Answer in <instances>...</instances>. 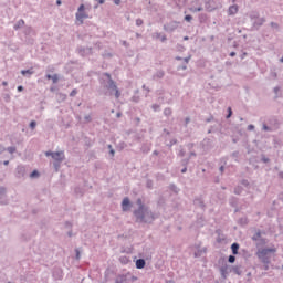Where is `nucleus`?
<instances>
[{"instance_id": "29", "label": "nucleus", "mask_w": 283, "mask_h": 283, "mask_svg": "<svg viewBox=\"0 0 283 283\" xmlns=\"http://www.w3.org/2000/svg\"><path fill=\"white\" fill-rule=\"evenodd\" d=\"M3 165H10V161L7 160V161L3 163Z\"/></svg>"}, {"instance_id": "32", "label": "nucleus", "mask_w": 283, "mask_h": 283, "mask_svg": "<svg viewBox=\"0 0 283 283\" xmlns=\"http://www.w3.org/2000/svg\"><path fill=\"white\" fill-rule=\"evenodd\" d=\"M111 154H112V156H114V149H111Z\"/></svg>"}, {"instance_id": "12", "label": "nucleus", "mask_w": 283, "mask_h": 283, "mask_svg": "<svg viewBox=\"0 0 283 283\" xmlns=\"http://www.w3.org/2000/svg\"><path fill=\"white\" fill-rule=\"evenodd\" d=\"M21 74H22L23 76H25V74H33V72L30 71V70H25V71H21Z\"/></svg>"}, {"instance_id": "13", "label": "nucleus", "mask_w": 283, "mask_h": 283, "mask_svg": "<svg viewBox=\"0 0 283 283\" xmlns=\"http://www.w3.org/2000/svg\"><path fill=\"white\" fill-rule=\"evenodd\" d=\"M51 80L53 81V83H59V75H53Z\"/></svg>"}, {"instance_id": "14", "label": "nucleus", "mask_w": 283, "mask_h": 283, "mask_svg": "<svg viewBox=\"0 0 283 283\" xmlns=\"http://www.w3.org/2000/svg\"><path fill=\"white\" fill-rule=\"evenodd\" d=\"M39 177V171L34 170L32 174H31V178H36Z\"/></svg>"}, {"instance_id": "27", "label": "nucleus", "mask_w": 283, "mask_h": 283, "mask_svg": "<svg viewBox=\"0 0 283 283\" xmlns=\"http://www.w3.org/2000/svg\"><path fill=\"white\" fill-rule=\"evenodd\" d=\"M230 56H235V52H231V53H230Z\"/></svg>"}, {"instance_id": "33", "label": "nucleus", "mask_w": 283, "mask_h": 283, "mask_svg": "<svg viewBox=\"0 0 283 283\" xmlns=\"http://www.w3.org/2000/svg\"><path fill=\"white\" fill-rule=\"evenodd\" d=\"M181 171H182V174H185V171H187V168H184Z\"/></svg>"}, {"instance_id": "16", "label": "nucleus", "mask_w": 283, "mask_h": 283, "mask_svg": "<svg viewBox=\"0 0 283 283\" xmlns=\"http://www.w3.org/2000/svg\"><path fill=\"white\" fill-rule=\"evenodd\" d=\"M164 114H166V116H169V114H171V108H166L164 111Z\"/></svg>"}, {"instance_id": "23", "label": "nucleus", "mask_w": 283, "mask_h": 283, "mask_svg": "<svg viewBox=\"0 0 283 283\" xmlns=\"http://www.w3.org/2000/svg\"><path fill=\"white\" fill-rule=\"evenodd\" d=\"M46 78H48L49 81H52L53 75H46Z\"/></svg>"}, {"instance_id": "28", "label": "nucleus", "mask_w": 283, "mask_h": 283, "mask_svg": "<svg viewBox=\"0 0 283 283\" xmlns=\"http://www.w3.org/2000/svg\"><path fill=\"white\" fill-rule=\"evenodd\" d=\"M56 4H57V6H61V0H57V1H56Z\"/></svg>"}, {"instance_id": "35", "label": "nucleus", "mask_w": 283, "mask_h": 283, "mask_svg": "<svg viewBox=\"0 0 283 283\" xmlns=\"http://www.w3.org/2000/svg\"><path fill=\"white\" fill-rule=\"evenodd\" d=\"M249 129H253V125H250V126H249Z\"/></svg>"}, {"instance_id": "15", "label": "nucleus", "mask_w": 283, "mask_h": 283, "mask_svg": "<svg viewBox=\"0 0 283 283\" xmlns=\"http://www.w3.org/2000/svg\"><path fill=\"white\" fill-rule=\"evenodd\" d=\"M76 94H78V91H76V88H74L71 93H70V96H75Z\"/></svg>"}, {"instance_id": "31", "label": "nucleus", "mask_w": 283, "mask_h": 283, "mask_svg": "<svg viewBox=\"0 0 283 283\" xmlns=\"http://www.w3.org/2000/svg\"><path fill=\"white\" fill-rule=\"evenodd\" d=\"M153 108H154V109H158V106L154 105Z\"/></svg>"}, {"instance_id": "10", "label": "nucleus", "mask_w": 283, "mask_h": 283, "mask_svg": "<svg viewBox=\"0 0 283 283\" xmlns=\"http://www.w3.org/2000/svg\"><path fill=\"white\" fill-rule=\"evenodd\" d=\"M7 150L9 151V154H14V151H17L15 147H9L7 148Z\"/></svg>"}, {"instance_id": "37", "label": "nucleus", "mask_w": 283, "mask_h": 283, "mask_svg": "<svg viewBox=\"0 0 283 283\" xmlns=\"http://www.w3.org/2000/svg\"><path fill=\"white\" fill-rule=\"evenodd\" d=\"M108 149H112V145H108Z\"/></svg>"}, {"instance_id": "38", "label": "nucleus", "mask_w": 283, "mask_h": 283, "mask_svg": "<svg viewBox=\"0 0 283 283\" xmlns=\"http://www.w3.org/2000/svg\"><path fill=\"white\" fill-rule=\"evenodd\" d=\"M167 38H163V41H165Z\"/></svg>"}, {"instance_id": "26", "label": "nucleus", "mask_w": 283, "mask_h": 283, "mask_svg": "<svg viewBox=\"0 0 283 283\" xmlns=\"http://www.w3.org/2000/svg\"><path fill=\"white\" fill-rule=\"evenodd\" d=\"M116 6H118V3H120V0H115Z\"/></svg>"}, {"instance_id": "30", "label": "nucleus", "mask_w": 283, "mask_h": 283, "mask_svg": "<svg viewBox=\"0 0 283 283\" xmlns=\"http://www.w3.org/2000/svg\"><path fill=\"white\" fill-rule=\"evenodd\" d=\"M201 10H202V8H198V9H197V12H200Z\"/></svg>"}, {"instance_id": "19", "label": "nucleus", "mask_w": 283, "mask_h": 283, "mask_svg": "<svg viewBox=\"0 0 283 283\" xmlns=\"http://www.w3.org/2000/svg\"><path fill=\"white\" fill-rule=\"evenodd\" d=\"M120 260H122V262H123L124 264H127V262H129V259H127V258H122Z\"/></svg>"}, {"instance_id": "34", "label": "nucleus", "mask_w": 283, "mask_h": 283, "mask_svg": "<svg viewBox=\"0 0 283 283\" xmlns=\"http://www.w3.org/2000/svg\"><path fill=\"white\" fill-rule=\"evenodd\" d=\"M185 39V41H189V38L188 36H186V38H184Z\"/></svg>"}, {"instance_id": "6", "label": "nucleus", "mask_w": 283, "mask_h": 283, "mask_svg": "<svg viewBox=\"0 0 283 283\" xmlns=\"http://www.w3.org/2000/svg\"><path fill=\"white\" fill-rule=\"evenodd\" d=\"M129 207H132V202H129V198H124L122 202V209L123 211H129Z\"/></svg>"}, {"instance_id": "20", "label": "nucleus", "mask_w": 283, "mask_h": 283, "mask_svg": "<svg viewBox=\"0 0 283 283\" xmlns=\"http://www.w3.org/2000/svg\"><path fill=\"white\" fill-rule=\"evenodd\" d=\"M191 19H193L191 15H186L185 17V21H188V22L191 21Z\"/></svg>"}, {"instance_id": "17", "label": "nucleus", "mask_w": 283, "mask_h": 283, "mask_svg": "<svg viewBox=\"0 0 283 283\" xmlns=\"http://www.w3.org/2000/svg\"><path fill=\"white\" fill-rule=\"evenodd\" d=\"M233 114V112L231 111V107L228 108V116L227 118H231V115Z\"/></svg>"}, {"instance_id": "4", "label": "nucleus", "mask_w": 283, "mask_h": 283, "mask_svg": "<svg viewBox=\"0 0 283 283\" xmlns=\"http://www.w3.org/2000/svg\"><path fill=\"white\" fill-rule=\"evenodd\" d=\"M45 156H51L53 160H56L57 163L63 161V158H65V155L63 154V151H57V153L46 151Z\"/></svg>"}, {"instance_id": "9", "label": "nucleus", "mask_w": 283, "mask_h": 283, "mask_svg": "<svg viewBox=\"0 0 283 283\" xmlns=\"http://www.w3.org/2000/svg\"><path fill=\"white\" fill-rule=\"evenodd\" d=\"M231 249H232L233 255H238V251H239V249H240V244L233 243V244L231 245Z\"/></svg>"}, {"instance_id": "1", "label": "nucleus", "mask_w": 283, "mask_h": 283, "mask_svg": "<svg viewBox=\"0 0 283 283\" xmlns=\"http://www.w3.org/2000/svg\"><path fill=\"white\" fill-rule=\"evenodd\" d=\"M137 205L139 209L135 211L136 218L140 220V222H147V220H145V206L143 205V200L138 199Z\"/></svg>"}, {"instance_id": "2", "label": "nucleus", "mask_w": 283, "mask_h": 283, "mask_svg": "<svg viewBox=\"0 0 283 283\" xmlns=\"http://www.w3.org/2000/svg\"><path fill=\"white\" fill-rule=\"evenodd\" d=\"M105 76L108 77L109 90H113L115 92L116 98H120V91H118V86H116V83L114 82V80H112V75L105 73Z\"/></svg>"}, {"instance_id": "36", "label": "nucleus", "mask_w": 283, "mask_h": 283, "mask_svg": "<svg viewBox=\"0 0 283 283\" xmlns=\"http://www.w3.org/2000/svg\"><path fill=\"white\" fill-rule=\"evenodd\" d=\"M3 85H8V82H3Z\"/></svg>"}, {"instance_id": "21", "label": "nucleus", "mask_w": 283, "mask_h": 283, "mask_svg": "<svg viewBox=\"0 0 283 283\" xmlns=\"http://www.w3.org/2000/svg\"><path fill=\"white\" fill-rule=\"evenodd\" d=\"M123 280H125V277L119 276V277L117 279L116 283H123Z\"/></svg>"}, {"instance_id": "8", "label": "nucleus", "mask_w": 283, "mask_h": 283, "mask_svg": "<svg viewBox=\"0 0 283 283\" xmlns=\"http://www.w3.org/2000/svg\"><path fill=\"white\" fill-rule=\"evenodd\" d=\"M136 269H145V261L143 259L136 261Z\"/></svg>"}, {"instance_id": "11", "label": "nucleus", "mask_w": 283, "mask_h": 283, "mask_svg": "<svg viewBox=\"0 0 283 283\" xmlns=\"http://www.w3.org/2000/svg\"><path fill=\"white\" fill-rule=\"evenodd\" d=\"M228 262H230V264H233V262H235V256L230 255Z\"/></svg>"}, {"instance_id": "24", "label": "nucleus", "mask_w": 283, "mask_h": 283, "mask_svg": "<svg viewBox=\"0 0 283 283\" xmlns=\"http://www.w3.org/2000/svg\"><path fill=\"white\" fill-rule=\"evenodd\" d=\"M18 92H23V86H18Z\"/></svg>"}, {"instance_id": "3", "label": "nucleus", "mask_w": 283, "mask_h": 283, "mask_svg": "<svg viewBox=\"0 0 283 283\" xmlns=\"http://www.w3.org/2000/svg\"><path fill=\"white\" fill-rule=\"evenodd\" d=\"M275 248H270V249H261L256 252V255L260 260H265L266 255H269V253H275Z\"/></svg>"}, {"instance_id": "39", "label": "nucleus", "mask_w": 283, "mask_h": 283, "mask_svg": "<svg viewBox=\"0 0 283 283\" xmlns=\"http://www.w3.org/2000/svg\"><path fill=\"white\" fill-rule=\"evenodd\" d=\"M80 253L77 252V258H78Z\"/></svg>"}, {"instance_id": "5", "label": "nucleus", "mask_w": 283, "mask_h": 283, "mask_svg": "<svg viewBox=\"0 0 283 283\" xmlns=\"http://www.w3.org/2000/svg\"><path fill=\"white\" fill-rule=\"evenodd\" d=\"M76 19L80 23H83V19H87V14H85V6L81 4L78 8V12L76 13Z\"/></svg>"}, {"instance_id": "22", "label": "nucleus", "mask_w": 283, "mask_h": 283, "mask_svg": "<svg viewBox=\"0 0 283 283\" xmlns=\"http://www.w3.org/2000/svg\"><path fill=\"white\" fill-rule=\"evenodd\" d=\"M142 24H143V20L142 19L136 20V25H142Z\"/></svg>"}, {"instance_id": "18", "label": "nucleus", "mask_w": 283, "mask_h": 283, "mask_svg": "<svg viewBox=\"0 0 283 283\" xmlns=\"http://www.w3.org/2000/svg\"><path fill=\"white\" fill-rule=\"evenodd\" d=\"M30 127H31V129H34V127H36V122H31Z\"/></svg>"}, {"instance_id": "7", "label": "nucleus", "mask_w": 283, "mask_h": 283, "mask_svg": "<svg viewBox=\"0 0 283 283\" xmlns=\"http://www.w3.org/2000/svg\"><path fill=\"white\" fill-rule=\"evenodd\" d=\"M228 14L230 15L238 14V6H231L228 10Z\"/></svg>"}, {"instance_id": "25", "label": "nucleus", "mask_w": 283, "mask_h": 283, "mask_svg": "<svg viewBox=\"0 0 283 283\" xmlns=\"http://www.w3.org/2000/svg\"><path fill=\"white\" fill-rule=\"evenodd\" d=\"M98 1L101 4L105 3V0H95Z\"/></svg>"}]
</instances>
